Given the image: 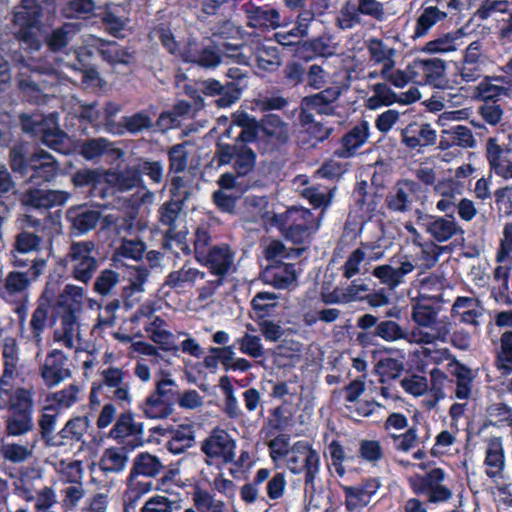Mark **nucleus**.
I'll use <instances>...</instances> for the list:
<instances>
[{
	"label": "nucleus",
	"mask_w": 512,
	"mask_h": 512,
	"mask_svg": "<svg viewBox=\"0 0 512 512\" xmlns=\"http://www.w3.org/2000/svg\"><path fill=\"white\" fill-rule=\"evenodd\" d=\"M150 339L160 345L165 351H178L179 347L175 343L174 335L167 329L165 320L160 317H154L145 328Z\"/></svg>",
	"instance_id": "nucleus-35"
},
{
	"label": "nucleus",
	"mask_w": 512,
	"mask_h": 512,
	"mask_svg": "<svg viewBox=\"0 0 512 512\" xmlns=\"http://www.w3.org/2000/svg\"><path fill=\"white\" fill-rule=\"evenodd\" d=\"M100 388L107 389L108 397L120 405H130L132 393L127 373L118 367L110 366L101 371Z\"/></svg>",
	"instance_id": "nucleus-9"
},
{
	"label": "nucleus",
	"mask_w": 512,
	"mask_h": 512,
	"mask_svg": "<svg viewBox=\"0 0 512 512\" xmlns=\"http://www.w3.org/2000/svg\"><path fill=\"white\" fill-rule=\"evenodd\" d=\"M439 310L421 301L412 303L411 319L415 323L409 331L412 345L446 343L451 334V323L447 317H438Z\"/></svg>",
	"instance_id": "nucleus-2"
},
{
	"label": "nucleus",
	"mask_w": 512,
	"mask_h": 512,
	"mask_svg": "<svg viewBox=\"0 0 512 512\" xmlns=\"http://www.w3.org/2000/svg\"><path fill=\"white\" fill-rule=\"evenodd\" d=\"M263 278L266 283L284 289L296 280L297 275L293 264L276 263L265 269Z\"/></svg>",
	"instance_id": "nucleus-31"
},
{
	"label": "nucleus",
	"mask_w": 512,
	"mask_h": 512,
	"mask_svg": "<svg viewBox=\"0 0 512 512\" xmlns=\"http://www.w3.org/2000/svg\"><path fill=\"white\" fill-rule=\"evenodd\" d=\"M340 95L341 89L339 87H328L319 93L304 97L302 99L301 105L305 107V109H309L318 114L329 115L333 113L332 104L339 98Z\"/></svg>",
	"instance_id": "nucleus-25"
},
{
	"label": "nucleus",
	"mask_w": 512,
	"mask_h": 512,
	"mask_svg": "<svg viewBox=\"0 0 512 512\" xmlns=\"http://www.w3.org/2000/svg\"><path fill=\"white\" fill-rule=\"evenodd\" d=\"M370 90L372 94L365 101V106L369 110H377L399 101L398 95L385 83H376Z\"/></svg>",
	"instance_id": "nucleus-45"
},
{
	"label": "nucleus",
	"mask_w": 512,
	"mask_h": 512,
	"mask_svg": "<svg viewBox=\"0 0 512 512\" xmlns=\"http://www.w3.org/2000/svg\"><path fill=\"white\" fill-rule=\"evenodd\" d=\"M419 225L438 243H444L457 235H463L464 230L452 216H436L420 213Z\"/></svg>",
	"instance_id": "nucleus-7"
},
{
	"label": "nucleus",
	"mask_w": 512,
	"mask_h": 512,
	"mask_svg": "<svg viewBox=\"0 0 512 512\" xmlns=\"http://www.w3.org/2000/svg\"><path fill=\"white\" fill-rule=\"evenodd\" d=\"M436 139V131L426 122H412L401 131L402 143L412 150L434 145Z\"/></svg>",
	"instance_id": "nucleus-14"
},
{
	"label": "nucleus",
	"mask_w": 512,
	"mask_h": 512,
	"mask_svg": "<svg viewBox=\"0 0 512 512\" xmlns=\"http://www.w3.org/2000/svg\"><path fill=\"white\" fill-rule=\"evenodd\" d=\"M14 35L23 41L27 48L32 45V0H22L14 12Z\"/></svg>",
	"instance_id": "nucleus-24"
},
{
	"label": "nucleus",
	"mask_w": 512,
	"mask_h": 512,
	"mask_svg": "<svg viewBox=\"0 0 512 512\" xmlns=\"http://www.w3.org/2000/svg\"><path fill=\"white\" fill-rule=\"evenodd\" d=\"M94 244L90 241L74 242L70 247L68 257L72 263L73 277L83 283H88L92 278L97 261L91 255Z\"/></svg>",
	"instance_id": "nucleus-8"
},
{
	"label": "nucleus",
	"mask_w": 512,
	"mask_h": 512,
	"mask_svg": "<svg viewBox=\"0 0 512 512\" xmlns=\"http://www.w3.org/2000/svg\"><path fill=\"white\" fill-rule=\"evenodd\" d=\"M9 412L32 413V392L28 388L17 387L8 396Z\"/></svg>",
	"instance_id": "nucleus-56"
},
{
	"label": "nucleus",
	"mask_w": 512,
	"mask_h": 512,
	"mask_svg": "<svg viewBox=\"0 0 512 512\" xmlns=\"http://www.w3.org/2000/svg\"><path fill=\"white\" fill-rule=\"evenodd\" d=\"M262 131L274 144H284L289 137L288 124L284 123L278 115L268 114L262 119Z\"/></svg>",
	"instance_id": "nucleus-42"
},
{
	"label": "nucleus",
	"mask_w": 512,
	"mask_h": 512,
	"mask_svg": "<svg viewBox=\"0 0 512 512\" xmlns=\"http://www.w3.org/2000/svg\"><path fill=\"white\" fill-rule=\"evenodd\" d=\"M282 229L287 238L294 243L305 242L319 226V220L314 217L310 210L303 207H292L282 216Z\"/></svg>",
	"instance_id": "nucleus-5"
},
{
	"label": "nucleus",
	"mask_w": 512,
	"mask_h": 512,
	"mask_svg": "<svg viewBox=\"0 0 512 512\" xmlns=\"http://www.w3.org/2000/svg\"><path fill=\"white\" fill-rule=\"evenodd\" d=\"M85 43L97 48L104 60L112 65H129L135 62V55L129 49L119 46L116 42L103 40L94 35L84 36Z\"/></svg>",
	"instance_id": "nucleus-15"
},
{
	"label": "nucleus",
	"mask_w": 512,
	"mask_h": 512,
	"mask_svg": "<svg viewBox=\"0 0 512 512\" xmlns=\"http://www.w3.org/2000/svg\"><path fill=\"white\" fill-rule=\"evenodd\" d=\"M58 172V166L50 156L34 151V179L41 182L51 181Z\"/></svg>",
	"instance_id": "nucleus-55"
},
{
	"label": "nucleus",
	"mask_w": 512,
	"mask_h": 512,
	"mask_svg": "<svg viewBox=\"0 0 512 512\" xmlns=\"http://www.w3.org/2000/svg\"><path fill=\"white\" fill-rule=\"evenodd\" d=\"M242 9L250 27L276 29L280 26V13L275 8L256 6L248 2L242 6Z\"/></svg>",
	"instance_id": "nucleus-21"
},
{
	"label": "nucleus",
	"mask_w": 512,
	"mask_h": 512,
	"mask_svg": "<svg viewBox=\"0 0 512 512\" xmlns=\"http://www.w3.org/2000/svg\"><path fill=\"white\" fill-rule=\"evenodd\" d=\"M488 63L485 42L478 39L466 47L458 73L464 82H474L484 74V68Z\"/></svg>",
	"instance_id": "nucleus-6"
},
{
	"label": "nucleus",
	"mask_w": 512,
	"mask_h": 512,
	"mask_svg": "<svg viewBox=\"0 0 512 512\" xmlns=\"http://www.w3.org/2000/svg\"><path fill=\"white\" fill-rule=\"evenodd\" d=\"M145 252V244L138 239H124L115 250L114 260L122 259L140 260Z\"/></svg>",
	"instance_id": "nucleus-59"
},
{
	"label": "nucleus",
	"mask_w": 512,
	"mask_h": 512,
	"mask_svg": "<svg viewBox=\"0 0 512 512\" xmlns=\"http://www.w3.org/2000/svg\"><path fill=\"white\" fill-rule=\"evenodd\" d=\"M170 437L167 443V449L175 455L181 454L193 445V427L191 425H181L171 430Z\"/></svg>",
	"instance_id": "nucleus-49"
},
{
	"label": "nucleus",
	"mask_w": 512,
	"mask_h": 512,
	"mask_svg": "<svg viewBox=\"0 0 512 512\" xmlns=\"http://www.w3.org/2000/svg\"><path fill=\"white\" fill-rule=\"evenodd\" d=\"M445 472L440 468L432 469L422 479V492L429 502L439 503L451 499L452 491L443 485Z\"/></svg>",
	"instance_id": "nucleus-20"
},
{
	"label": "nucleus",
	"mask_w": 512,
	"mask_h": 512,
	"mask_svg": "<svg viewBox=\"0 0 512 512\" xmlns=\"http://www.w3.org/2000/svg\"><path fill=\"white\" fill-rule=\"evenodd\" d=\"M142 432V425L134 421L131 413H122L116 420L113 428L110 431V436L113 439H124L128 436L140 434Z\"/></svg>",
	"instance_id": "nucleus-54"
},
{
	"label": "nucleus",
	"mask_w": 512,
	"mask_h": 512,
	"mask_svg": "<svg viewBox=\"0 0 512 512\" xmlns=\"http://www.w3.org/2000/svg\"><path fill=\"white\" fill-rule=\"evenodd\" d=\"M202 90L207 95H220L218 104L222 107L230 106L235 103L241 96L242 88L239 83L229 82L222 85L217 80H207L202 83Z\"/></svg>",
	"instance_id": "nucleus-29"
},
{
	"label": "nucleus",
	"mask_w": 512,
	"mask_h": 512,
	"mask_svg": "<svg viewBox=\"0 0 512 512\" xmlns=\"http://www.w3.org/2000/svg\"><path fill=\"white\" fill-rule=\"evenodd\" d=\"M180 508V501L164 495H154L144 503L140 512H177Z\"/></svg>",
	"instance_id": "nucleus-63"
},
{
	"label": "nucleus",
	"mask_w": 512,
	"mask_h": 512,
	"mask_svg": "<svg viewBox=\"0 0 512 512\" xmlns=\"http://www.w3.org/2000/svg\"><path fill=\"white\" fill-rule=\"evenodd\" d=\"M128 459L125 447H110L103 452L99 465L106 473H120L125 469Z\"/></svg>",
	"instance_id": "nucleus-40"
},
{
	"label": "nucleus",
	"mask_w": 512,
	"mask_h": 512,
	"mask_svg": "<svg viewBox=\"0 0 512 512\" xmlns=\"http://www.w3.org/2000/svg\"><path fill=\"white\" fill-rule=\"evenodd\" d=\"M104 184H107L111 189L125 192L135 187L140 186L143 180L135 167H128L123 171H104Z\"/></svg>",
	"instance_id": "nucleus-28"
},
{
	"label": "nucleus",
	"mask_w": 512,
	"mask_h": 512,
	"mask_svg": "<svg viewBox=\"0 0 512 512\" xmlns=\"http://www.w3.org/2000/svg\"><path fill=\"white\" fill-rule=\"evenodd\" d=\"M225 59H231L233 62L240 65H250V57L245 55L238 48L227 49L223 59H221L212 49L202 47L199 53V57L196 60V64L211 68L216 67Z\"/></svg>",
	"instance_id": "nucleus-32"
},
{
	"label": "nucleus",
	"mask_w": 512,
	"mask_h": 512,
	"mask_svg": "<svg viewBox=\"0 0 512 512\" xmlns=\"http://www.w3.org/2000/svg\"><path fill=\"white\" fill-rule=\"evenodd\" d=\"M47 121L52 125L47 129L44 128L43 124H39L37 127L34 124V137H39L41 143L47 147L58 152H63L65 149V142L67 141L66 134L59 130L53 117H49Z\"/></svg>",
	"instance_id": "nucleus-36"
},
{
	"label": "nucleus",
	"mask_w": 512,
	"mask_h": 512,
	"mask_svg": "<svg viewBox=\"0 0 512 512\" xmlns=\"http://www.w3.org/2000/svg\"><path fill=\"white\" fill-rule=\"evenodd\" d=\"M486 158L492 173L505 181L512 180V147L500 145L495 138H489Z\"/></svg>",
	"instance_id": "nucleus-11"
},
{
	"label": "nucleus",
	"mask_w": 512,
	"mask_h": 512,
	"mask_svg": "<svg viewBox=\"0 0 512 512\" xmlns=\"http://www.w3.org/2000/svg\"><path fill=\"white\" fill-rule=\"evenodd\" d=\"M418 278L413 282L414 287L419 289L420 296L425 298H438L443 289L442 279L435 275L430 274L424 278L420 277L425 271L418 270Z\"/></svg>",
	"instance_id": "nucleus-53"
},
{
	"label": "nucleus",
	"mask_w": 512,
	"mask_h": 512,
	"mask_svg": "<svg viewBox=\"0 0 512 512\" xmlns=\"http://www.w3.org/2000/svg\"><path fill=\"white\" fill-rule=\"evenodd\" d=\"M67 218L72 223V227L79 234H83L96 226L100 219V213L85 207H75L68 210Z\"/></svg>",
	"instance_id": "nucleus-37"
},
{
	"label": "nucleus",
	"mask_w": 512,
	"mask_h": 512,
	"mask_svg": "<svg viewBox=\"0 0 512 512\" xmlns=\"http://www.w3.org/2000/svg\"><path fill=\"white\" fill-rule=\"evenodd\" d=\"M81 30L80 23H65L47 37L46 43L54 52L62 51L74 40Z\"/></svg>",
	"instance_id": "nucleus-38"
},
{
	"label": "nucleus",
	"mask_w": 512,
	"mask_h": 512,
	"mask_svg": "<svg viewBox=\"0 0 512 512\" xmlns=\"http://www.w3.org/2000/svg\"><path fill=\"white\" fill-rule=\"evenodd\" d=\"M176 388V381L172 378L171 374L166 371H160L157 374L155 390L152 393L173 404Z\"/></svg>",
	"instance_id": "nucleus-64"
},
{
	"label": "nucleus",
	"mask_w": 512,
	"mask_h": 512,
	"mask_svg": "<svg viewBox=\"0 0 512 512\" xmlns=\"http://www.w3.org/2000/svg\"><path fill=\"white\" fill-rule=\"evenodd\" d=\"M433 193L439 198L436 202V209L443 213H453L456 209L457 198L463 191L460 190V185L456 182L442 178L435 183Z\"/></svg>",
	"instance_id": "nucleus-23"
},
{
	"label": "nucleus",
	"mask_w": 512,
	"mask_h": 512,
	"mask_svg": "<svg viewBox=\"0 0 512 512\" xmlns=\"http://www.w3.org/2000/svg\"><path fill=\"white\" fill-rule=\"evenodd\" d=\"M68 198L69 194L64 191L34 189V208L63 205Z\"/></svg>",
	"instance_id": "nucleus-60"
},
{
	"label": "nucleus",
	"mask_w": 512,
	"mask_h": 512,
	"mask_svg": "<svg viewBox=\"0 0 512 512\" xmlns=\"http://www.w3.org/2000/svg\"><path fill=\"white\" fill-rule=\"evenodd\" d=\"M404 228L411 235L412 249L401 251L390 264L376 266L372 271L373 276L391 290L403 284L413 271L423 272L434 267L443 250L434 241L423 242L422 235L411 222Z\"/></svg>",
	"instance_id": "nucleus-1"
},
{
	"label": "nucleus",
	"mask_w": 512,
	"mask_h": 512,
	"mask_svg": "<svg viewBox=\"0 0 512 512\" xmlns=\"http://www.w3.org/2000/svg\"><path fill=\"white\" fill-rule=\"evenodd\" d=\"M294 475L305 473V491L315 490V481L320 471L319 453L307 441H297L284 463Z\"/></svg>",
	"instance_id": "nucleus-3"
},
{
	"label": "nucleus",
	"mask_w": 512,
	"mask_h": 512,
	"mask_svg": "<svg viewBox=\"0 0 512 512\" xmlns=\"http://www.w3.org/2000/svg\"><path fill=\"white\" fill-rule=\"evenodd\" d=\"M252 49L258 68L264 71H274L280 66L281 59L275 46L258 42Z\"/></svg>",
	"instance_id": "nucleus-47"
},
{
	"label": "nucleus",
	"mask_w": 512,
	"mask_h": 512,
	"mask_svg": "<svg viewBox=\"0 0 512 512\" xmlns=\"http://www.w3.org/2000/svg\"><path fill=\"white\" fill-rule=\"evenodd\" d=\"M192 501L198 512H224V502L217 500L215 495L205 489L195 488Z\"/></svg>",
	"instance_id": "nucleus-52"
},
{
	"label": "nucleus",
	"mask_w": 512,
	"mask_h": 512,
	"mask_svg": "<svg viewBox=\"0 0 512 512\" xmlns=\"http://www.w3.org/2000/svg\"><path fill=\"white\" fill-rule=\"evenodd\" d=\"M153 490L150 480H140L138 476L130 474L127 480V489L124 494V503L129 508H134L138 501Z\"/></svg>",
	"instance_id": "nucleus-48"
},
{
	"label": "nucleus",
	"mask_w": 512,
	"mask_h": 512,
	"mask_svg": "<svg viewBox=\"0 0 512 512\" xmlns=\"http://www.w3.org/2000/svg\"><path fill=\"white\" fill-rule=\"evenodd\" d=\"M201 452L205 456V463L229 464L236 457V441L224 429L215 428L201 443Z\"/></svg>",
	"instance_id": "nucleus-4"
},
{
	"label": "nucleus",
	"mask_w": 512,
	"mask_h": 512,
	"mask_svg": "<svg viewBox=\"0 0 512 512\" xmlns=\"http://www.w3.org/2000/svg\"><path fill=\"white\" fill-rule=\"evenodd\" d=\"M217 157L220 165L233 163L238 176H245L252 171L256 160L255 153L246 144L219 145Z\"/></svg>",
	"instance_id": "nucleus-10"
},
{
	"label": "nucleus",
	"mask_w": 512,
	"mask_h": 512,
	"mask_svg": "<svg viewBox=\"0 0 512 512\" xmlns=\"http://www.w3.org/2000/svg\"><path fill=\"white\" fill-rule=\"evenodd\" d=\"M149 272L142 267H132L128 271L129 284L125 287L124 293L127 298H132L142 294L145 290L144 286L148 280Z\"/></svg>",
	"instance_id": "nucleus-58"
},
{
	"label": "nucleus",
	"mask_w": 512,
	"mask_h": 512,
	"mask_svg": "<svg viewBox=\"0 0 512 512\" xmlns=\"http://www.w3.org/2000/svg\"><path fill=\"white\" fill-rule=\"evenodd\" d=\"M419 186L411 180L398 182L386 198L387 206L395 212H406L417 198Z\"/></svg>",
	"instance_id": "nucleus-18"
},
{
	"label": "nucleus",
	"mask_w": 512,
	"mask_h": 512,
	"mask_svg": "<svg viewBox=\"0 0 512 512\" xmlns=\"http://www.w3.org/2000/svg\"><path fill=\"white\" fill-rule=\"evenodd\" d=\"M512 269L511 263H499L494 270L491 297L496 303L504 306L512 305V298L509 295V277Z\"/></svg>",
	"instance_id": "nucleus-26"
},
{
	"label": "nucleus",
	"mask_w": 512,
	"mask_h": 512,
	"mask_svg": "<svg viewBox=\"0 0 512 512\" xmlns=\"http://www.w3.org/2000/svg\"><path fill=\"white\" fill-rule=\"evenodd\" d=\"M164 469L161 460L150 453H139L133 462L130 474L135 476L155 477L159 475Z\"/></svg>",
	"instance_id": "nucleus-41"
},
{
	"label": "nucleus",
	"mask_w": 512,
	"mask_h": 512,
	"mask_svg": "<svg viewBox=\"0 0 512 512\" xmlns=\"http://www.w3.org/2000/svg\"><path fill=\"white\" fill-rule=\"evenodd\" d=\"M32 413L10 412L6 420V433L11 436H20L32 428Z\"/></svg>",
	"instance_id": "nucleus-57"
},
{
	"label": "nucleus",
	"mask_w": 512,
	"mask_h": 512,
	"mask_svg": "<svg viewBox=\"0 0 512 512\" xmlns=\"http://www.w3.org/2000/svg\"><path fill=\"white\" fill-rule=\"evenodd\" d=\"M71 372L67 367L65 355L58 349L49 353L41 368V377L47 386H56L69 378Z\"/></svg>",
	"instance_id": "nucleus-17"
},
{
	"label": "nucleus",
	"mask_w": 512,
	"mask_h": 512,
	"mask_svg": "<svg viewBox=\"0 0 512 512\" xmlns=\"http://www.w3.org/2000/svg\"><path fill=\"white\" fill-rule=\"evenodd\" d=\"M10 165L14 172L26 174L32 167V145L28 141L16 142L10 150Z\"/></svg>",
	"instance_id": "nucleus-39"
},
{
	"label": "nucleus",
	"mask_w": 512,
	"mask_h": 512,
	"mask_svg": "<svg viewBox=\"0 0 512 512\" xmlns=\"http://www.w3.org/2000/svg\"><path fill=\"white\" fill-rule=\"evenodd\" d=\"M366 183L360 184L357 191L356 205L358 207L359 217L368 220L372 217L378 206V199L374 194H368L365 190Z\"/></svg>",
	"instance_id": "nucleus-62"
},
{
	"label": "nucleus",
	"mask_w": 512,
	"mask_h": 512,
	"mask_svg": "<svg viewBox=\"0 0 512 512\" xmlns=\"http://www.w3.org/2000/svg\"><path fill=\"white\" fill-rule=\"evenodd\" d=\"M466 33L463 29L448 32L427 42L423 51L427 53H449L458 50L464 44Z\"/></svg>",
	"instance_id": "nucleus-34"
},
{
	"label": "nucleus",
	"mask_w": 512,
	"mask_h": 512,
	"mask_svg": "<svg viewBox=\"0 0 512 512\" xmlns=\"http://www.w3.org/2000/svg\"><path fill=\"white\" fill-rule=\"evenodd\" d=\"M140 409L149 419H165L173 413V404L150 393L140 405Z\"/></svg>",
	"instance_id": "nucleus-43"
},
{
	"label": "nucleus",
	"mask_w": 512,
	"mask_h": 512,
	"mask_svg": "<svg viewBox=\"0 0 512 512\" xmlns=\"http://www.w3.org/2000/svg\"><path fill=\"white\" fill-rule=\"evenodd\" d=\"M446 17L447 13L436 6L422 7L419 16L416 19L412 38L416 40L427 36L429 31Z\"/></svg>",
	"instance_id": "nucleus-33"
},
{
	"label": "nucleus",
	"mask_w": 512,
	"mask_h": 512,
	"mask_svg": "<svg viewBox=\"0 0 512 512\" xmlns=\"http://www.w3.org/2000/svg\"><path fill=\"white\" fill-rule=\"evenodd\" d=\"M81 155L87 160H96L101 156H107L111 162L121 159L124 152L116 148L105 138L92 139L81 147Z\"/></svg>",
	"instance_id": "nucleus-27"
},
{
	"label": "nucleus",
	"mask_w": 512,
	"mask_h": 512,
	"mask_svg": "<svg viewBox=\"0 0 512 512\" xmlns=\"http://www.w3.org/2000/svg\"><path fill=\"white\" fill-rule=\"evenodd\" d=\"M84 297L85 289L83 287L68 284L60 295L59 305L67 310L66 313L77 315L82 309Z\"/></svg>",
	"instance_id": "nucleus-51"
},
{
	"label": "nucleus",
	"mask_w": 512,
	"mask_h": 512,
	"mask_svg": "<svg viewBox=\"0 0 512 512\" xmlns=\"http://www.w3.org/2000/svg\"><path fill=\"white\" fill-rule=\"evenodd\" d=\"M380 488L377 479L371 478L355 486H343L345 505L349 512L359 511L366 507Z\"/></svg>",
	"instance_id": "nucleus-13"
},
{
	"label": "nucleus",
	"mask_w": 512,
	"mask_h": 512,
	"mask_svg": "<svg viewBox=\"0 0 512 512\" xmlns=\"http://www.w3.org/2000/svg\"><path fill=\"white\" fill-rule=\"evenodd\" d=\"M410 331L402 327L398 322L393 320H384L377 324L374 336L383 339L386 342H396L405 340L407 343L412 344L410 338Z\"/></svg>",
	"instance_id": "nucleus-46"
},
{
	"label": "nucleus",
	"mask_w": 512,
	"mask_h": 512,
	"mask_svg": "<svg viewBox=\"0 0 512 512\" xmlns=\"http://www.w3.org/2000/svg\"><path fill=\"white\" fill-rule=\"evenodd\" d=\"M367 49L369 57L374 63L382 64L383 67L395 66L394 57L397 52L384 41L377 38L369 39Z\"/></svg>",
	"instance_id": "nucleus-50"
},
{
	"label": "nucleus",
	"mask_w": 512,
	"mask_h": 512,
	"mask_svg": "<svg viewBox=\"0 0 512 512\" xmlns=\"http://www.w3.org/2000/svg\"><path fill=\"white\" fill-rule=\"evenodd\" d=\"M54 342L68 349L76 351L80 349V324L77 315L73 313L62 315L60 327L54 332Z\"/></svg>",
	"instance_id": "nucleus-19"
},
{
	"label": "nucleus",
	"mask_w": 512,
	"mask_h": 512,
	"mask_svg": "<svg viewBox=\"0 0 512 512\" xmlns=\"http://www.w3.org/2000/svg\"><path fill=\"white\" fill-rule=\"evenodd\" d=\"M483 466L486 476L494 482L504 478L505 454L501 438L494 437L488 440Z\"/></svg>",
	"instance_id": "nucleus-16"
},
{
	"label": "nucleus",
	"mask_w": 512,
	"mask_h": 512,
	"mask_svg": "<svg viewBox=\"0 0 512 512\" xmlns=\"http://www.w3.org/2000/svg\"><path fill=\"white\" fill-rule=\"evenodd\" d=\"M413 68L415 72H421L425 76V83L438 86L443 81L446 64L443 60L434 58L415 62Z\"/></svg>",
	"instance_id": "nucleus-44"
},
{
	"label": "nucleus",
	"mask_w": 512,
	"mask_h": 512,
	"mask_svg": "<svg viewBox=\"0 0 512 512\" xmlns=\"http://www.w3.org/2000/svg\"><path fill=\"white\" fill-rule=\"evenodd\" d=\"M205 275V272L185 264L178 270L170 272L166 277L165 284L177 293H185L192 289L199 280H203Z\"/></svg>",
	"instance_id": "nucleus-22"
},
{
	"label": "nucleus",
	"mask_w": 512,
	"mask_h": 512,
	"mask_svg": "<svg viewBox=\"0 0 512 512\" xmlns=\"http://www.w3.org/2000/svg\"><path fill=\"white\" fill-rule=\"evenodd\" d=\"M369 125L362 122L353 127L341 140V147L337 149L336 154L341 158L351 157L355 151L361 147L368 139Z\"/></svg>",
	"instance_id": "nucleus-30"
},
{
	"label": "nucleus",
	"mask_w": 512,
	"mask_h": 512,
	"mask_svg": "<svg viewBox=\"0 0 512 512\" xmlns=\"http://www.w3.org/2000/svg\"><path fill=\"white\" fill-rule=\"evenodd\" d=\"M220 388L224 395V411L229 418L236 419L242 415L234 388L228 377L220 379Z\"/></svg>",
	"instance_id": "nucleus-61"
},
{
	"label": "nucleus",
	"mask_w": 512,
	"mask_h": 512,
	"mask_svg": "<svg viewBox=\"0 0 512 512\" xmlns=\"http://www.w3.org/2000/svg\"><path fill=\"white\" fill-rule=\"evenodd\" d=\"M212 274L223 278L236 270L235 253L226 244L212 246L210 251L198 261Z\"/></svg>",
	"instance_id": "nucleus-12"
}]
</instances>
